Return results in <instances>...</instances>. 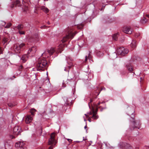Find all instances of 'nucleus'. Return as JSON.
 <instances>
[{
	"label": "nucleus",
	"instance_id": "4c0bfd02",
	"mask_svg": "<svg viewBox=\"0 0 149 149\" xmlns=\"http://www.w3.org/2000/svg\"><path fill=\"white\" fill-rule=\"evenodd\" d=\"M28 10V8L27 7H26L25 8V9L24 10V11L27 12V10Z\"/></svg>",
	"mask_w": 149,
	"mask_h": 149
},
{
	"label": "nucleus",
	"instance_id": "cd10ccee",
	"mask_svg": "<svg viewBox=\"0 0 149 149\" xmlns=\"http://www.w3.org/2000/svg\"><path fill=\"white\" fill-rule=\"evenodd\" d=\"M11 24L10 23H8L6 25V26L5 27V28H8L11 26Z\"/></svg>",
	"mask_w": 149,
	"mask_h": 149
},
{
	"label": "nucleus",
	"instance_id": "473e14b6",
	"mask_svg": "<svg viewBox=\"0 0 149 149\" xmlns=\"http://www.w3.org/2000/svg\"><path fill=\"white\" fill-rule=\"evenodd\" d=\"M100 103H100V102H99V103H97V104H96V105L95 106H96V110H97V107H98V106L99 105Z\"/></svg>",
	"mask_w": 149,
	"mask_h": 149
},
{
	"label": "nucleus",
	"instance_id": "8fccbe9b",
	"mask_svg": "<svg viewBox=\"0 0 149 149\" xmlns=\"http://www.w3.org/2000/svg\"><path fill=\"white\" fill-rule=\"evenodd\" d=\"M100 92L99 93H98V94H97V95H98L99 93H100Z\"/></svg>",
	"mask_w": 149,
	"mask_h": 149
},
{
	"label": "nucleus",
	"instance_id": "37998d69",
	"mask_svg": "<svg viewBox=\"0 0 149 149\" xmlns=\"http://www.w3.org/2000/svg\"><path fill=\"white\" fill-rule=\"evenodd\" d=\"M27 2L29 1L31 3V0H26Z\"/></svg>",
	"mask_w": 149,
	"mask_h": 149
},
{
	"label": "nucleus",
	"instance_id": "393cba45",
	"mask_svg": "<svg viewBox=\"0 0 149 149\" xmlns=\"http://www.w3.org/2000/svg\"><path fill=\"white\" fill-rule=\"evenodd\" d=\"M148 21V19H146L145 17H143L142 19L141 20V22L142 23H144Z\"/></svg>",
	"mask_w": 149,
	"mask_h": 149
},
{
	"label": "nucleus",
	"instance_id": "b1692460",
	"mask_svg": "<svg viewBox=\"0 0 149 149\" xmlns=\"http://www.w3.org/2000/svg\"><path fill=\"white\" fill-rule=\"evenodd\" d=\"M132 125H133V129H134V128L135 127H136V125H137V122H135V121H133L132 123ZM140 125V124L139 123L138 125Z\"/></svg>",
	"mask_w": 149,
	"mask_h": 149
},
{
	"label": "nucleus",
	"instance_id": "5701e85b",
	"mask_svg": "<svg viewBox=\"0 0 149 149\" xmlns=\"http://www.w3.org/2000/svg\"><path fill=\"white\" fill-rule=\"evenodd\" d=\"M118 34L117 33L114 34L112 36L113 39L115 40H116L118 37Z\"/></svg>",
	"mask_w": 149,
	"mask_h": 149
},
{
	"label": "nucleus",
	"instance_id": "c85d7f7f",
	"mask_svg": "<svg viewBox=\"0 0 149 149\" xmlns=\"http://www.w3.org/2000/svg\"><path fill=\"white\" fill-rule=\"evenodd\" d=\"M19 33L20 35H24V34L25 33L24 31L19 30Z\"/></svg>",
	"mask_w": 149,
	"mask_h": 149
},
{
	"label": "nucleus",
	"instance_id": "e433bc0d",
	"mask_svg": "<svg viewBox=\"0 0 149 149\" xmlns=\"http://www.w3.org/2000/svg\"><path fill=\"white\" fill-rule=\"evenodd\" d=\"M91 111H92V112H90L89 113H88V114L90 115H92L93 114V111H92V109H91Z\"/></svg>",
	"mask_w": 149,
	"mask_h": 149
},
{
	"label": "nucleus",
	"instance_id": "f8f14e48",
	"mask_svg": "<svg viewBox=\"0 0 149 149\" xmlns=\"http://www.w3.org/2000/svg\"><path fill=\"white\" fill-rule=\"evenodd\" d=\"M36 51V48L35 47H33L31 48H30L29 49L28 52V54H30L31 53V56H33L34 55Z\"/></svg>",
	"mask_w": 149,
	"mask_h": 149
},
{
	"label": "nucleus",
	"instance_id": "72a5a7b5",
	"mask_svg": "<svg viewBox=\"0 0 149 149\" xmlns=\"http://www.w3.org/2000/svg\"><path fill=\"white\" fill-rule=\"evenodd\" d=\"M6 24V22H5L2 21V23L1 25L2 26H4Z\"/></svg>",
	"mask_w": 149,
	"mask_h": 149
},
{
	"label": "nucleus",
	"instance_id": "dca6fc26",
	"mask_svg": "<svg viewBox=\"0 0 149 149\" xmlns=\"http://www.w3.org/2000/svg\"><path fill=\"white\" fill-rule=\"evenodd\" d=\"M20 5V4L19 1L17 0L13 3L11 6V8H13L14 6H19Z\"/></svg>",
	"mask_w": 149,
	"mask_h": 149
},
{
	"label": "nucleus",
	"instance_id": "4be33fe9",
	"mask_svg": "<svg viewBox=\"0 0 149 149\" xmlns=\"http://www.w3.org/2000/svg\"><path fill=\"white\" fill-rule=\"evenodd\" d=\"M36 111V110L34 109H31L30 111V112L31 114L34 116L35 115V113Z\"/></svg>",
	"mask_w": 149,
	"mask_h": 149
},
{
	"label": "nucleus",
	"instance_id": "aec40b11",
	"mask_svg": "<svg viewBox=\"0 0 149 149\" xmlns=\"http://www.w3.org/2000/svg\"><path fill=\"white\" fill-rule=\"evenodd\" d=\"M41 9L44 12H46V13H47L48 11L49 10L47 8H46L44 6H42L41 7Z\"/></svg>",
	"mask_w": 149,
	"mask_h": 149
},
{
	"label": "nucleus",
	"instance_id": "c03bdc74",
	"mask_svg": "<svg viewBox=\"0 0 149 149\" xmlns=\"http://www.w3.org/2000/svg\"><path fill=\"white\" fill-rule=\"evenodd\" d=\"M146 16L147 17L149 18V15H146Z\"/></svg>",
	"mask_w": 149,
	"mask_h": 149
},
{
	"label": "nucleus",
	"instance_id": "9b49d317",
	"mask_svg": "<svg viewBox=\"0 0 149 149\" xmlns=\"http://www.w3.org/2000/svg\"><path fill=\"white\" fill-rule=\"evenodd\" d=\"M121 147L123 149H132V148L129 144L123 143L121 144Z\"/></svg>",
	"mask_w": 149,
	"mask_h": 149
},
{
	"label": "nucleus",
	"instance_id": "bb28decb",
	"mask_svg": "<svg viewBox=\"0 0 149 149\" xmlns=\"http://www.w3.org/2000/svg\"><path fill=\"white\" fill-rule=\"evenodd\" d=\"M60 46L59 48H58V50L57 51V53H61V51L63 50L62 49H60V48L61 47L62 45H60Z\"/></svg>",
	"mask_w": 149,
	"mask_h": 149
},
{
	"label": "nucleus",
	"instance_id": "4468645a",
	"mask_svg": "<svg viewBox=\"0 0 149 149\" xmlns=\"http://www.w3.org/2000/svg\"><path fill=\"white\" fill-rule=\"evenodd\" d=\"M92 111H93V114L92 117V118H93L94 119H97L98 118V117L96 115V112L97 111H95L94 108L93 107H92ZM96 111H97L96 110Z\"/></svg>",
	"mask_w": 149,
	"mask_h": 149
},
{
	"label": "nucleus",
	"instance_id": "2eb2a0df",
	"mask_svg": "<svg viewBox=\"0 0 149 149\" xmlns=\"http://www.w3.org/2000/svg\"><path fill=\"white\" fill-rule=\"evenodd\" d=\"M136 40H133L130 45L132 49H134L136 47Z\"/></svg>",
	"mask_w": 149,
	"mask_h": 149
},
{
	"label": "nucleus",
	"instance_id": "1a4fd4ad",
	"mask_svg": "<svg viewBox=\"0 0 149 149\" xmlns=\"http://www.w3.org/2000/svg\"><path fill=\"white\" fill-rule=\"evenodd\" d=\"M39 40V37L38 35L35 36H31L29 37V40L30 42H36Z\"/></svg>",
	"mask_w": 149,
	"mask_h": 149
},
{
	"label": "nucleus",
	"instance_id": "ddd939ff",
	"mask_svg": "<svg viewBox=\"0 0 149 149\" xmlns=\"http://www.w3.org/2000/svg\"><path fill=\"white\" fill-rule=\"evenodd\" d=\"M33 120V118L30 115H28L26 118L25 121L26 123H31Z\"/></svg>",
	"mask_w": 149,
	"mask_h": 149
},
{
	"label": "nucleus",
	"instance_id": "79ce46f5",
	"mask_svg": "<svg viewBox=\"0 0 149 149\" xmlns=\"http://www.w3.org/2000/svg\"><path fill=\"white\" fill-rule=\"evenodd\" d=\"M63 87H65L66 86H64V84H65V83L64 82H63Z\"/></svg>",
	"mask_w": 149,
	"mask_h": 149
},
{
	"label": "nucleus",
	"instance_id": "5fc2aeb1",
	"mask_svg": "<svg viewBox=\"0 0 149 149\" xmlns=\"http://www.w3.org/2000/svg\"><path fill=\"white\" fill-rule=\"evenodd\" d=\"M89 121L90 122V121H90V120H89Z\"/></svg>",
	"mask_w": 149,
	"mask_h": 149
},
{
	"label": "nucleus",
	"instance_id": "412c9836",
	"mask_svg": "<svg viewBox=\"0 0 149 149\" xmlns=\"http://www.w3.org/2000/svg\"><path fill=\"white\" fill-rule=\"evenodd\" d=\"M91 58V54L90 52H89V53L88 54V56H85V61L86 62L88 59H90Z\"/></svg>",
	"mask_w": 149,
	"mask_h": 149
},
{
	"label": "nucleus",
	"instance_id": "09e8293b",
	"mask_svg": "<svg viewBox=\"0 0 149 149\" xmlns=\"http://www.w3.org/2000/svg\"><path fill=\"white\" fill-rule=\"evenodd\" d=\"M92 102V100H90V102Z\"/></svg>",
	"mask_w": 149,
	"mask_h": 149
},
{
	"label": "nucleus",
	"instance_id": "603ef678",
	"mask_svg": "<svg viewBox=\"0 0 149 149\" xmlns=\"http://www.w3.org/2000/svg\"><path fill=\"white\" fill-rule=\"evenodd\" d=\"M13 77L14 78H15V76H13Z\"/></svg>",
	"mask_w": 149,
	"mask_h": 149
},
{
	"label": "nucleus",
	"instance_id": "7c9ffc66",
	"mask_svg": "<svg viewBox=\"0 0 149 149\" xmlns=\"http://www.w3.org/2000/svg\"><path fill=\"white\" fill-rule=\"evenodd\" d=\"M83 44V43L82 42V43L81 44L80 41H79L78 42V45L80 47H82Z\"/></svg>",
	"mask_w": 149,
	"mask_h": 149
},
{
	"label": "nucleus",
	"instance_id": "6ab92c4d",
	"mask_svg": "<svg viewBox=\"0 0 149 149\" xmlns=\"http://www.w3.org/2000/svg\"><path fill=\"white\" fill-rule=\"evenodd\" d=\"M126 66L128 70L130 72H131L132 71V67L130 64H127L126 65Z\"/></svg>",
	"mask_w": 149,
	"mask_h": 149
},
{
	"label": "nucleus",
	"instance_id": "c756f323",
	"mask_svg": "<svg viewBox=\"0 0 149 149\" xmlns=\"http://www.w3.org/2000/svg\"><path fill=\"white\" fill-rule=\"evenodd\" d=\"M7 41V38H4L3 39V44H4Z\"/></svg>",
	"mask_w": 149,
	"mask_h": 149
},
{
	"label": "nucleus",
	"instance_id": "49530a36",
	"mask_svg": "<svg viewBox=\"0 0 149 149\" xmlns=\"http://www.w3.org/2000/svg\"><path fill=\"white\" fill-rule=\"evenodd\" d=\"M86 128H87V126L86 125L85 126V127H84V128L85 129Z\"/></svg>",
	"mask_w": 149,
	"mask_h": 149
},
{
	"label": "nucleus",
	"instance_id": "3c124183",
	"mask_svg": "<svg viewBox=\"0 0 149 149\" xmlns=\"http://www.w3.org/2000/svg\"><path fill=\"white\" fill-rule=\"evenodd\" d=\"M66 68H65V69H64V70L65 71H66Z\"/></svg>",
	"mask_w": 149,
	"mask_h": 149
},
{
	"label": "nucleus",
	"instance_id": "c9c22d12",
	"mask_svg": "<svg viewBox=\"0 0 149 149\" xmlns=\"http://www.w3.org/2000/svg\"><path fill=\"white\" fill-rule=\"evenodd\" d=\"M67 140L68 141V142L70 143L72 141V139H67Z\"/></svg>",
	"mask_w": 149,
	"mask_h": 149
},
{
	"label": "nucleus",
	"instance_id": "f257e3e1",
	"mask_svg": "<svg viewBox=\"0 0 149 149\" xmlns=\"http://www.w3.org/2000/svg\"><path fill=\"white\" fill-rule=\"evenodd\" d=\"M47 64V61L45 58L41 57L39 58L36 66L37 70L40 71L44 70Z\"/></svg>",
	"mask_w": 149,
	"mask_h": 149
},
{
	"label": "nucleus",
	"instance_id": "a211bd4d",
	"mask_svg": "<svg viewBox=\"0 0 149 149\" xmlns=\"http://www.w3.org/2000/svg\"><path fill=\"white\" fill-rule=\"evenodd\" d=\"M66 59L69 65H70V66H68V67L69 68H70V66H71L72 65V63L71 62H69V61H71L72 60V59L70 57H66Z\"/></svg>",
	"mask_w": 149,
	"mask_h": 149
},
{
	"label": "nucleus",
	"instance_id": "a19ab883",
	"mask_svg": "<svg viewBox=\"0 0 149 149\" xmlns=\"http://www.w3.org/2000/svg\"><path fill=\"white\" fill-rule=\"evenodd\" d=\"M22 68H23V66L22 65H21L19 67V69H22Z\"/></svg>",
	"mask_w": 149,
	"mask_h": 149
},
{
	"label": "nucleus",
	"instance_id": "a18cd8bd",
	"mask_svg": "<svg viewBox=\"0 0 149 149\" xmlns=\"http://www.w3.org/2000/svg\"><path fill=\"white\" fill-rule=\"evenodd\" d=\"M22 3L23 4L25 2L24 0H22Z\"/></svg>",
	"mask_w": 149,
	"mask_h": 149
},
{
	"label": "nucleus",
	"instance_id": "2f4dec72",
	"mask_svg": "<svg viewBox=\"0 0 149 149\" xmlns=\"http://www.w3.org/2000/svg\"><path fill=\"white\" fill-rule=\"evenodd\" d=\"M15 135H14V134L13 135H10V137L11 139H14L15 138Z\"/></svg>",
	"mask_w": 149,
	"mask_h": 149
},
{
	"label": "nucleus",
	"instance_id": "a878e982",
	"mask_svg": "<svg viewBox=\"0 0 149 149\" xmlns=\"http://www.w3.org/2000/svg\"><path fill=\"white\" fill-rule=\"evenodd\" d=\"M23 28V26L22 25H19L17 26V28L19 31L21 30Z\"/></svg>",
	"mask_w": 149,
	"mask_h": 149
},
{
	"label": "nucleus",
	"instance_id": "ea45409f",
	"mask_svg": "<svg viewBox=\"0 0 149 149\" xmlns=\"http://www.w3.org/2000/svg\"><path fill=\"white\" fill-rule=\"evenodd\" d=\"M49 149H53L52 146H51L49 148Z\"/></svg>",
	"mask_w": 149,
	"mask_h": 149
},
{
	"label": "nucleus",
	"instance_id": "864d4df0",
	"mask_svg": "<svg viewBox=\"0 0 149 149\" xmlns=\"http://www.w3.org/2000/svg\"><path fill=\"white\" fill-rule=\"evenodd\" d=\"M141 79H142V78H141Z\"/></svg>",
	"mask_w": 149,
	"mask_h": 149
},
{
	"label": "nucleus",
	"instance_id": "0eeeda50",
	"mask_svg": "<svg viewBox=\"0 0 149 149\" xmlns=\"http://www.w3.org/2000/svg\"><path fill=\"white\" fill-rule=\"evenodd\" d=\"M22 132L21 128L18 126H15L13 130V134L17 135L19 134Z\"/></svg>",
	"mask_w": 149,
	"mask_h": 149
},
{
	"label": "nucleus",
	"instance_id": "6e6552de",
	"mask_svg": "<svg viewBox=\"0 0 149 149\" xmlns=\"http://www.w3.org/2000/svg\"><path fill=\"white\" fill-rule=\"evenodd\" d=\"M24 145L23 142L19 141L15 143V146L17 148V149H24L23 146Z\"/></svg>",
	"mask_w": 149,
	"mask_h": 149
},
{
	"label": "nucleus",
	"instance_id": "423d86ee",
	"mask_svg": "<svg viewBox=\"0 0 149 149\" xmlns=\"http://www.w3.org/2000/svg\"><path fill=\"white\" fill-rule=\"evenodd\" d=\"M56 134L54 133H52L50 135V138L49 140V145H51L52 144H56V140L54 139Z\"/></svg>",
	"mask_w": 149,
	"mask_h": 149
},
{
	"label": "nucleus",
	"instance_id": "39448f33",
	"mask_svg": "<svg viewBox=\"0 0 149 149\" xmlns=\"http://www.w3.org/2000/svg\"><path fill=\"white\" fill-rule=\"evenodd\" d=\"M128 51L127 49H125L124 47H121L117 49V53L119 55L124 56L127 54Z\"/></svg>",
	"mask_w": 149,
	"mask_h": 149
},
{
	"label": "nucleus",
	"instance_id": "f704fd0d",
	"mask_svg": "<svg viewBox=\"0 0 149 149\" xmlns=\"http://www.w3.org/2000/svg\"><path fill=\"white\" fill-rule=\"evenodd\" d=\"M140 35V34L139 33H136L135 35V36L136 37H138Z\"/></svg>",
	"mask_w": 149,
	"mask_h": 149
},
{
	"label": "nucleus",
	"instance_id": "de8ad7c7",
	"mask_svg": "<svg viewBox=\"0 0 149 149\" xmlns=\"http://www.w3.org/2000/svg\"><path fill=\"white\" fill-rule=\"evenodd\" d=\"M85 115L86 117H88L87 115L86 114H85Z\"/></svg>",
	"mask_w": 149,
	"mask_h": 149
},
{
	"label": "nucleus",
	"instance_id": "58836bf2",
	"mask_svg": "<svg viewBox=\"0 0 149 149\" xmlns=\"http://www.w3.org/2000/svg\"><path fill=\"white\" fill-rule=\"evenodd\" d=\"M8 105L10 107H12L13 106V105L12 104H8Z\"/></svg>",
	"mask_w": 149,
	"mask_h": 149
},
{
	"label": "nucleus",
	"instance_id": "20e7f679",
	"mask_svg": "<svg viewBox=\"0 0 149 149\" xmlns=\"http://www.w3.org/2000/svg\"><path fill=\"white\" fill-rule=\"evenodd\" d=\"M25 47V44L24 43L16 44L14 46V50L16 53L20 52L21 49Z\"/></svg>",
	"mask_w": 149,
	"mask_h": 149
},
{
	"label": "nucleus",
	"instance_id": "f03ea898",
	"mask_svg": "<svg viewBox=\"0 0 149 149\" xmlns=\"http://www.w3.org/2000/svg\"><path fill=\"white\" fill-rule=\"evenodd\" d=\"M54 48H51L50 49H47L42 54L43 56H45V58H48L49 56L52 55L55 51Z\"/></svg>",
	"mask_w": 149,
	"mask_h": 149
},
{
	"label": "nucleus",
	"instance_id": "7ed1b4c3",
	"mask_svg": "<svg viewBox=\"0 0 149 149\" xmlns=\"http://www.w3.org/2000/svg\"><path fill=\"white\" fill-rule=\"evenodd\" d=\"M77 33L74 34L73 33L72 31L69 32L68 33L66 34L65 36L64 37L61 41L63 43L65 42L67 40L69 39H72L75 35Z\"/></svg>",
	"mask_w": 149,
	"mask_h": 149
},
{
	"label": "nucleus",
	"instance_id": "9d476101",
	"mask_svg": "<svg viewBox=\"0 0 149 149\" xmlns=\"http://www.w3.org/2000/svg\"><path fill=\"white\" fill-rule=\"evenodd\" d=\"M123 32L127 34H131L132 32V30L130 26H126L124 27L123 29Z\"/></svg>",
	"mask_w": 149,
	"mask_h": 149
},
{
	"label": "nucleus",
	"instance_id": "f3484780",
	"mask_svg": "<svg viewBox=\"0 0 149 149\" xmlns=\"http://www.w3.org/2000/svg\"><path fill=\"white\" fill-rule=\"evenodd\" d=\"M28 58V56L27 55L24 54L22 56L21 59L23 63H25L26 61Z\"/></svg>",
	"mask_w": 149,
	"mask_h": 149
}]
</instances>
